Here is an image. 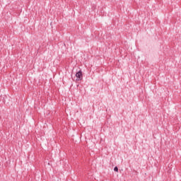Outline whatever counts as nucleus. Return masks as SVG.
<instances>
[{
	"label": "nucleus",
	"mask_w": 181,
	"mask_h": 181,
	"mask_svg": "<svg viewBox=\"0 0 181 181\" xmlns=\"http://www.w3.org/2000/svg\"><path fill=\"white\" fill-rule=\"evenodd\" d=\"M76 80L81 81L83 80V72L81 71H78L76 74Z\"/></svg>",
	"instance_id": "f257e3e1"
},
{
	"label": "nucleus",
	"mask_w": 181,
	"mask_h": 181,
	"mask_svg": "<svg viewBox=\"0 0 181 181\" xmlns=\"http://www.w3.org/2000/svg\"><path fill=\"white\" fill-rule=\"evenodd\" d=\"M114 170H115V172H118V167L115 166L114 168Z\"/></svg>",
	"instance_id": "f03ea898"
}]
</instances>
